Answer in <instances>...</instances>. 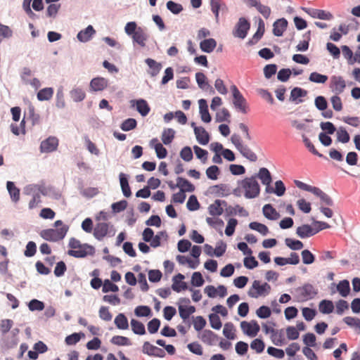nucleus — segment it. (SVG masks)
Returning a JSON list of instances; mask_svg holds the SVG:
<instances>
[{
	"label": "nucleus",
	"instance_id": "nucleus-5",
	"mask_svg": "<svg viewBox=\"0 0 360 360\" xmlns=\"http://www.w3.org/2000/svg\"><path fill=\"white\" fill-rule=\"evenodd\" d=\"M270 290L271 286L267 283L261 284L259 281L256 280L253 281L248 294L250 297L257 298L259 296H266Z\"/></svg>",
	"mask_w": 360,
	"mask_h": 360
},
{
	"label": "nucleus",
	"instance_id": "nucleus-39",
	"mask_svg": "<svg viewBox=\"0 0 360 360\" xmlns=\"http://www.w3.org/2000/svg\"><path fill=\"white\" fill-rule=\"evenodd\" d=\"M6 186L11 199L14 202H18L20 199V190L15 186L14 183L12 181H8L6 184Z\"/></svg>",
	"mask_w": 360,
	"mask_h": 360
},
{
	"label": "nucleus",
	"instance_id": "nucleus-10",
	"mask_svg": "<svg viewBox=\"0 0 360 360\" xmlns=\"http://www.w3.org/2000/svg\"><path fill=\"white\" fill-rule=\"evenodd\" d=\"M346 87V82L341 76H333L330 79V88L335 94H342Z\"/></svg>",
	"mask_w": 360,
	"mask_h": 360
},
{
	"label": "nucleus",
	"instance_id": "nucleus-34",
	"mask_svg": "<svg viewBox=\"0 0 360 360\" xmlns=\"http://www.w3.org/2000/svg\"><path fill=\"white\" fill-rule=\"evenodd\" d=\"M136 103V108L137 111L143 116H146L150 110V108L148 104L147 101L144 99H139L134 101Z\"/></svg>",
	"mask_w": 360,
	"mask_h": 360
},
{
	"label": "nucleus",
	"instance_id": "nucleus-60",
	"mask_svg": "<svg viewBox=\"0 0 360 360\" xmlns=\"http://www.w3.org/2000/svg\"><path fill=\"white\" fill-rule=\"evenodd\" d=\"M147 326L148 332L151 334H154L158 332L160 326V321L155 318L148 323Z\"/></svg>",
	"mask_w": 360,
	"mask_h": 360
},
{
	"label": "nucleus",
	"instance_id": "nucleus-6",
	"mask_svg": "<svg viewBox=\"0 0 360 360\" xmlns=\"http://www.w3.org/2000/svg\"><path fill=\"white\" fill-rule=\"evenodd\" d=\"M112 231L113 232L112 236H113L115 234V231L113 230L112 225H110V223H107L105 221L98 222L94 228L93 234L97 240H101L106 236L110 234Z\"/></svg>",
	"mask_w": 360,
	"mask_h": 360
},
{
	"label": "nucleus",
	"instance_id": "nucleus-57",
	"mask_svg": "<svg viewBox=\"0 0 360 360\" xmlns=\"http://www.w3.org/2000/svg\"><path fill=\"white\" fill-rule=\"evenodd\" d=\"M230 117H231V115L229 113V111L226 108H223L217 112L216 120L217 122H225V121L229 122Z\"/></svg>",
	"mask_w": 360,
	"mask_h": 360
},
{
	"label": "nucleus",
	"instance_id": "nucleus-50",
	"mask_svg": "<svg viewBox=\"0 0 360 360\" xmlns=\"http://www.w3.org/2000/svg\"><path fill=\"white\" fill-rule=\"evenodd\" d=\"M70 97L75 102H79L84 99L86 96L85 92L80 88H75L72 89L70 93Z\"/></svg>",
	"mask_w": 360,
	"mask_h": 360
},
{
	"label": "nucleus",
	"instance_id": "nucleus-56",
	"mask_svg": "<svg viewBox=\"0 0 360 360\" xmlns=\"http://www.w3.org/2000/svg\"><path fill=\"white\" fill-rule=\"evenodd\" d=\"M193 150L196 157L201 160L202 163H205L207 160V151L205 149L201 148L198 146H193Z\"/></svg>",
	"mask_w": 360,
	"mask_h": 360
},
{
	"label": "nucleus",
	"instance_id": "nucleus-1",
	"mask_svg": "<svg viewBox=\"0 0 360 360\" xmlns=\"http://www.w3.org/2000/svg\"><path fill=\"white\" fill-rule=\"evenodd\" d=\"M54 226L58 229H48L41 231L40 236L46 240L57 242L63 240L66 236L69 226L64 225L61 220H57L54 223Z\"/></svg>",
	"mask_w": 360,
	"mask_h": 360
},
{
	"label": "nucleus",
	"instance_id": "nucleus-9",
	"mask_svg": "<svg viewBox=\"0 0 360 360\" xmlns=\"http://www.w3.org/2000/svg\"><path fill=\"white\" fill-rule=\"evenodd\" d=\"M240 327L243 333L250 337H255L260 330V327L256 321L247 322L243 321L240 323Z\"/></svg>",
	"mask_w": 360,
	"mask_h": 360
},
{
	"label": "nucleus",
	"instance_id": "nucleus-15",
	"mask_svg": "<svg viewBox=\"0 0 360 360\" xmlns=\"http://www.w3.org/2000/svg\"><path fill=\"white\" fill-rule=\"evenodd\" d=\"M133 41L137 43L140 46L145 47L148 39V34L145 29L139 27L137 32L131 37Z\"/></svg>",
	"mask_w": 360,
	"mask_h": 360
},
{
	"label": "nucleus",
	"instance_id": "nucleus-31",
	"mask_svg": "<svg viewBox=\"0 0 360 360\" xmlns=\"http://www.w3.org/2000/svg\"><path fill=\"white\" fill-rule=\"evenodd\" d=\"M257 177L261 180L264 185L266 186V187L269 186L272 181L271 174L269 171L265 167L259 169V173L257 174Z\"/></svg>",
	"mask_w": 360,
	"mask_h": 360
},
{
	"label": "nucleus",
	"instance_id": "nucleus-40",
	"mask_svg": "<svg viewBox=\"0 0 360 360\" xmlns=\"http://www.w3.org/2000/svg\"><path fill=\"white\" fill-rule=\"evenodd\" d=\"M146 63L151 69V72H150V74L153 77L156 76L160 72L162 68L161 64L156 62L155 60L152 58H147L146 60Z\"/></svg>",
	"mask_w": 360,
	"mask_h": 360
},
{
	"label": "nucleus",
	"instance_id": "nucleus-43",
	"mask_svg": "<svg viewBox=\"0 0 360 360\" xmlns=\"http://www.w3.org/2000/svg\"><path fill=\"white\" fill-rule=\"evenodd\" d=\"M319 309L322 314H330L333 312L334 305L332 301L324 300L319 303Z\"/></svg>",
	"mask_w": 360,
	"mask_h": 360
},
{
	"label": "nucleus",
	"instance_id": "nucleus-42",
	"mask_svg": "<svg viewBox=\"0 0 360 360\" xmlns=\"http://www.w3.org/2000/svg\"><path fill=\"white\" fill-rule=\"evenodd\" d=\"M337 290L342 297H347L350 292L349 283L347 280H342L337 285Z\"/></svg>",
	"mask_w": 360,
	"mask_h": 360
},
{
	"label": "nucleus",
	"instance_id": "nucleus-23",
	"mask_svg": "<svg viewBox=\"0 0 360 360\" xmlns=\"http://www.w3.org/2000/svg\"><path fill=\"white\" fill-rule=\"evenodd\" d=\"M96 33L95 30L91 25H89L86 29L81 30L77 34V39L82 42H86L89 41L92 36Z\"/></svg>",
	"mask_w": 360,
	"mask_h": 360
},
{
	"label": "nucleus",
	"instance_id": "nucleus-11",
	"mask_svg": "<svg viewBox=\"0 0 360 360\" xmlns=\"http://www.w3.org/2000/svg\"><path fill=\"white\" fill-rule=\"evenodd\" d=\"M94 248L86 243L83 244L82 248L75 250H69L68 254L76 258H84L88 255H92Z\"/></svg>",
	"mask_w": 360,
	"mask_h": 360
},
{
	"label": "nucleus",
	"instance_id": "nucleus-36",
	"mask_svg": "<svg viewBox=\"0 0 360 360\" xmlns=\"http://www.w3.org/2000/svg\"><path fill=\"white\" fill-rule=\"evenodd\" d=\"M131 328L132 331L139 335H143L146 334L145 326L143 323L141 321L132 319L130 321Z\"/></svg>",
	"mask_w": 360,
	"mask_h": 360
},
{
	"label": "nucleus",
	"instance_id": "nucleus-32",
	"mask_svg": "<svg viewBox=\"0 0 360 360\" xmlns=\"http://www.w3.org/2000/svg\"><path fill=\"white\" fill-rule=\"evenodd\" d=\"M115 325L120 330H127L129 328V322L127 316L120 313L116 316L114 320Z\"/></svg>",
	"mask_w": 360,
	"mask_h": 360
},
{
	"label": "nucleus",
	"instance_id": "nucleus-27",
	"mask_svg": "<svg viewBox=\"0 0 360 360\" xmlns=\"http://www.w3.org/2000/svg\"><path fill=\"white\" fill-rule=\"evenodd\" d=\"M176 186L184 193L193 192L195 190V186L187 179L182 177H178L176 179Z\"/></svg>",
	"mask_w": 360,
	"mask_h": 360
},
{
	"label": "nucleus",
	"instance_id": "nucleus-20",
	"mask_svg": "<svg viewBox=\"0 0 360 360\" xmlns=\"http://www.w3.org/2000/svg\"><path fill=\"white\" fill-rule=\"evenodd\" d=\"M288 26V21L285 18H281L274 22L273 25V33L275 36L281 37Z\"/></svg>",
	"mask_w": 360,
	"mask_h": 360
},
{
	"label": "nucleus",
	"instance_id": "nucleus-59",
	"mask_svg": "<svg viewBox=\"0 0 360 360\" xmlns=\"http://www.w3.org/2000/svg\"><path fill=\"white\" fill-rule=\"evenodd\" d=\"M302 262L305 264H311L315 260L314 255L308 250H304L301 253Z\"/></svg>",
	"mask_w": 360,
	"mask_h": 360
},
{
	"label": "nucleus",
	"instance_id": "nucleus-24",
	"mask_svg": "<svg viewBox=\"0 0 360 360\" xmlns=\"http://www.w3.org/2000/svg\"><path fill=\"white\" fill-rule=\"evenodd\" d=\"M295 184L299 188L306 191L311 192L318 197H319L321 195V193H323V191L319 188L308 185V184H307L304 182H302L299 180H295Z\"/></svg>",
	"mask_w": 360,
	"mask_h": 360
},
{
	"label": "nucleus",
	"instance_id": "nucleus-41",
	"mask_svg": "<svg viewBox=\"0 0 360 360\" xmlns=\"http://www.w3.org/2000/svg\"><path fill=\"white\" fill-rule=\"evenodd\" d=\"M211 10L214 14L216 21H219V12L220 9L226 8V6L221 4V0H211L210 1Z\"/></svg>",
	"mask_w": 360,
	"mask_h": 360
},
{
	"label": "nucleus",
	"instance_id": "nucleus-46",
	"mask_svg": "<svg viewBox=\"0 0 360 360\" xmlns=\"http://www.w3.org/2000/svg\"><path fill=\"white\" fill-rule=\"evenodd\" d=\"M112 344L117 346H129L131 345V340L124 336L115 335L110 340Z\"/></svg>",
	"mask_w": 360,
	"mask_h": 360
},
{
	"label": "nucleus",
	"instance_id": "nucleus-38",
	"mask_svg": "<svg viewBox=\"0 0 360 360\" xmlns=\"http://www.w3.org/2000/svg\"><path fill=\"white\" fill-rule=\"evenodd\" d=\"M53 95V89L51 87H46L41 89L37 93V99L40 101H49Z\"/></svg>",
	"mask_w": 360,
	"mask_h": 360
},
{
	"label": "nucleus",
	"instance_id": "nucleus-37",
	"mask_svg": "<svg viewBox=\"0 0 360 360\" xmlns=\"http://www.w3.org/2000/svg\"><path fill=\"white\" fill-rule=\"evenodd\" d=\"M266 191L269 193H274L278 196H282L285 192V186L282 181L278 180L275 182V188L266 187Z\"/></svg>",
	"mask_w": 360,
	"mask_h": 360
},
{
	"label": "nucleus",
	"instance_id": "nucleus-26",
	"mask_svg": "<svg viewBox=\"0 0 360 360\" xmlns=\"http://www.w3.org/2000/svg\"><path fill=\"white\" fill-rule=\"evenodd\" d=\"M307 94V91L306 90L300 87H295L290 92V100L296 103H300L302 102V100L299 98L306 96Z\"/></svg>",
	"mask_w": 360,
	"mask_h": 360
},
{
	"label": "nucleus",
	"instance_id": "nucleus-45",
	"mask_svg": "<svg viewBox=\"0 0 360 360\" xmlns=\"http://www.w3.org/2000/svg\"><path fill=\"white\" fill-rule=\"evenodd\" d=\"M212 193L218 196H224L229 194V188L225 184L215 185L210 188Z\"/></svg>",
	"mask_w": 360,
	"mask_h": 360
},
{
	"label": "nucleus",
	"instance_id": "nucleus-12",
	"mask_svg": "<svg viewBox=\"0 0 360 360\" xmlns=\"http://www.w3.org/2000/svg\"><path fill=\"white\" fill-rule=\"evenodd\" d=\"M58 146V139L55 136H49L41 141L40 150L41 153H51L56 150Z\"/></svg>",
	"mask_w": 360,
	"mask_h": 360
},
{
	"label": "nucleus",
	"instance_id": "nucleus-55",
	"mask_svg": "<svg viewBox=\"0 0 360 360\" xmlns=\"http://www.w3.org/2000/svg\"><path fill=\"white\" fill-rule=\"evenodd\" d=\"M186 207L190 211H195L200 208V203L195 195H192L189 197Z\"/></svg>",
	"mask_w": 360,
	"mask_h": 360
},
{
	"label": "nucleus",
	"instance_id": "nucleus-49",
	"mask_svg": "<svg viewBox=\"0 0 360 360\" xmlns=\"http://www.w3.org/2000/svg\"><path fill=\"white\" fill-rule=\"evenodd\" d=\"M249 227L252 230L258 231L263 236H266L269 233L268 227L266 225L259 222H251L249 224Z\"/></svg>",
	"mask_w": 360,
	"mask_h": 360
},
{
	"label": "nucleus",
	"instance_id": "nucleus-54",
	"mask_svg": "<svg viewBox=\"0 0 360 360\" xmlns=\"http://www.w3.org/2000/svg\"><path fill=\"white\" fill-rule=\"evenodd\" d=\"M209 321L212 328L219 330L221 328L222 323L219 316L217 314H211L209 316Z\"/></svg>",
	"mask_w": 360,
	"mask_h": 360
},
{
	"label": "nucleus",
	"instance_id": "nucleus-35",
	"mask_svg": "<svg viewBox=\"0 0 360 360\" xmlns=\"http://www.w3.org/2000/svg\"><path fill=\"white\" fill-rule=\"evenodd\" d=\"M262 210L264 217L269 219L276 220L280 217V214L270 204L265 205Z\"/></svg>",
	"mask_w": 360,
	"mask_h": 360
},
{
	"label": "nucleus",
	"instance_id": "nucleus-48",
	"mask_svg": "<svg viewBox=\"0 0 360 360\" xmlns=\"http://www.w3.org/2000/svg\"><path fill=\"white\" fill-rule=\"evenodd\" d=\"M175 131L172 129H166L162 134V141L165 145L171 143L174 138Z\"/></svg>",
	"mask_w": 360,
	"mask_h": 360
},
{
	"label": "nucleus",
	"instance_id": "nucleus-18",
	"mask_svg": "<svg viewBox=\"0 0 360 360\" xmlns=\"http://www.w3.org/2000/svg\"><path fill=\"white\" fill-rule=\"evenodd\" d=\"M202 342L208 345H214L217 340V336L210 330H205L198 335Z\"/></svg>",
	"mask_w": 360,
	"mask_h": 360
},
{
	"label": "nucleus",
	"instance_id": "nucleus-44",
	"mask_svg": "<svg viewBox=\"0 0 360 360\" xmlns=\"http://www.w3.org/2000/svg\"><path fill=\"white\" fill-rule=\"evenodd\" d=\"M264 32V25L263 21L261 20L259 23V27L255 32V34L253 35L251 39L248 41V44L250 45L256 44L263 36Z\"/></svg>",
	"mask_w": 360,
	"mask_h": 360
},
{
	"label": "nucleus",
	"instance_id": "nucleus-14",
	"mask_svg": "<svg viewBox=\"0 0 360 360\" xmlns=\"http://www.w3.org/2000/svg\"><path fill=\"white\" fill-rule=\"evenodd\" d=\"M143 352L149 356H154L158 357H164L165 352L163 349L158 348L148 342H145L143 345Z\"/></svg>",
	"mask_w": 360,
	"mask_h": 360
},
{
	"label": "nucleus",
	"instance_id": "nucleus-28",
	"mask_svg": "<svg viewBox=\"0 0 360 360\" xmlns=\"http://www.w3.org/2000/svg\"><path fill=\"white\" fill-rule=\"evenodd\" d=\"M150 145H153L157 157L158 158L163 159L166 158L167 155V149L162 146V143H158V140L157 139H153L150 141Z\"/></svg>",
	"mask_w": 360,
	"mask_h": 360
},
{
	"label": "nucleus",
	"instance_id": "nucleus-13",
	"mask_svg": "<svg viewBox=\"0 0 360 360\" xmlns=\"http://www.w3.org/2000/svg\"><path fill=\"white\" fill-rule=\"evenodd\" d=\"M300 296L304 300L312 299L317 294L316 290L311 284H304L297 290Z\"/></svg>",
	"mask_w": 360,
	"mask_h": 360
},
{
	"label": "nucleus",
	"instance_id": "nucleus-47",
	"mask_svg": "<svg viewBox=\"0 0 360 360\" xmlns=\"http://www.w3.org/2000/svg\"><path fill=\"white\" fill-rule=\"evenodd\" d=\"M223 334L227 339L234 340L236 338L235 328L232 323L229 322L224 324Z\"/></svg>",
	"mask_w": 360,
	"mask_h": 360
},
{
	"label": "nucleus",
	"instance_id": "nucleus-33",
	"mask_svg": "<svg viewBox=\"0 0 360 360\" xmlns=\"http://www.w3.org/2000/svg\"><path fill=\"white\" fill-rule=\"evenodd\" d=\"M309 15L314 18H319L321 20H330L333 19V16L332 13L328 11H326L324 10L320 9H314L310 13Z\"/></svg>",
	"mask_w": 360,
	"mask_h": 360
},
{
	"label": "nucleus",
	"instance_id": "nucleus-8",
	"mask_svg": "<svg viewBox=\"0 0 360 360\" xmlns=\"http://www.w3.org/2000/svg\"><path fill=\"white\" fill-rule=\"evenodd\" d=\"M191 301L188 298H181L180 304L179 305V316L183 320H186L189 316L195 311L194 306L189 305Z\"/></svg>",
	"mask_w": 360,
	"mask_h": 360
},
{
	"label": "nucleus",
	"instance_id": "nucleus-52",
	"mask_svg": "<svg viewBox=\"0 0 360 360\" xmlns=\"http://www.w3.org/2000/svg\"><path fill=\"white\" fill-rule=\"evenodd\" d=\"M309 79L314 83L324 84L328 80V76L313 72L310 74Z\"/></svg>",
	"mask_w": 360,
	"mask_h": 360
},
{
	"label": "nucleus",
	"instance_id": "nucleus-62",
	"mask_svg": "<svg viewBox=\"0 0 360 360\" xmlns=\"http://www.w3.org/2000/svg\"><path fill=\"white\" fill-rule=\"evenodd\" d=\"M204 279L202 274L198 272H194L191 277V283L193 285L196 287H200L204 284Z\"/></svg>",
	"mask_w": 360,
	"mask_h": 360
},
{
	"label": "nucleus",
	"instance_id": "nucleus-4",
	"mask_svg": "<svg viewBox=\"0 0 360 360\" xmlns=\"http://www.w3.org/2000/svg\"><path fill=\"white\" fill-rule=\"evenodd\" d=\"M231 91L233 95V104L236 109L243 114L248 113L249 110L248 102L238 87L236 85H232Z\"/></svg>",
	"mask_w": 360,
	"mask_h": 360
},
{
	"label": "nucleus",
	"instance_id": "nucleus-16",
	"mask_svg": "<svg viewBox=\"0 0 360 360\" xmlns=\"http://www.w3.org/2000/svg\"><path fill=\"white\" fill-rule=\"evenodd\" d=\"M317 233V231L314 227L309 224H303L298 226L296 230V234L301 238L311 237Z\"/></svg>",
	"mask_w": 360,
	"mask_h": 360
},
{
	"label": "nucleus",
	"instance_id": "nucleus-53",
	"mask_svg": "<svg viewBox=\"0 0 360 360\" xmlns=\"http://www.w3.org/2000/svg\"><path fill=\"white\" fill-rule=\"evenodd\" d=\"M137 122L136 120L134 118H128L125 120L121 124V129L124 131H130L136 127Z\"/></svg>",
	"mask_w": 360,
	"mask_h": 360
},
{
	"label": "nucleus",
	"instance_id": "nucleus-63",
	"mask_svg": "<svg viewBox=\"0 0 360 360\" xmlns=\"http://www.w3.org/2000/svg\"><path fill=\"white\" fill-rule=\"evenodd\" d=\"M13 325V321L11 319H3L0 322V331L2 334L7 333Z\"/></svg>",
	"mask_w": 360,
	"mask_h": 360
},
{
	"label": "nucleus",
	"instance_id": "nucleus-64",
	"mask_svg": "<svg viewBox=\"0 0 360 360\" xmlns=\"http://www.w3.org/2000/svg\"><path fill=\"white\" fill-rule=\"evenodd\" d=\"M193 156L192 150L189 146H185L180 152V157L186 162H190Z\"/></svg>",
	"mask_w": 360,
	"mask_h": 360
},
{
	"label": "nucleus",
	"instance_id": "nucleus-2",
	"mask_svg": "<svg viewBox=\"0 0 360 360\" xmlns=\"http://www.w3.org/2000/svg\"><path fill=\"white\" fill-rule=\"evenodd\" d=\"M240 187L244 191L246 198H254L259 195L260 192L259 185L256 176L247 177L240 182Z\"/></svg>",
	"mask_w": 360,
	"mask_h": 360
},
{
	"label": "nucleus",
	"instance_id": "nucleus-7",
	"mask_svg": "<svg viewBox=\"0 0 360 360\" xmlns=\"http://www.w3.org/2000/svg\"><path fill=\"white\" fill-rule=\"evenodd\" d=\"M250 28V22L245 18H240L233 30V35L235 37L245 39Z\"/></svg>",
	"mask_w": 360,
	"mask_h": 360
},
{
	"label": "nucleus",
	"instance_id": "nucleus-51",
	"mask_svg": "<svg viewBox=\"0 0 360 360\" xmlns=\"http://www.w3.org/2000/svg\"><path fill=\"white\" fill-rule=\"evenodd\" d=\"M285 243L289 248L293 250H301L304 246L302 242L300 240L292 239L290 238H285Z\"/></svg>",
	"mask_w": 360,
	"mask_h": 360
},
{
	"label": "nucleus",
	"instance_id": "nucleus-22",
	"mask_svg": "<svg viewBox=\"0 0 360 360\" xmlns=\"http://www.w3.org/2000/svg\"><path fill=\"white\" fill-rule=\"evenodd\" d=\"M198 103L201 120L205 122H210L211 121V116L208 111L207 101L205 99H200Z\"/></svg>",
	"mask_w": 360,
	"mask_h": 360
},
{
	"label": "nucleus",
	"instance_id": "nucleus-30",
	"mask_svg": "<svg viewBox=\"0 0 360 360\" xmlns=\"http://www.w3.org/2000/svg\"><path fill=\"white\" fill-rule=\"evenodd\" d=\"M119 177H120V186H121L123 195L127 198L130 197L131 195V189H130V187L129 185L127 175L124 173H120L119 175Z\"/></svg>",
	"mask_w": 360,
	"mask_h": 360
},
{
	"label": "nucleus",
	"instance_id": "nucleus-17",
	"mask_svg": "<svg viewBox=\"0 0 360 360\" xmlns=\"http://www.w3.org/2000/svg\"><path fill=\"white\" fill-rule=\"evenodd\" d=\"M194 133L198 142L201 145H207L210 141V135L202 127H195Z\"/></svg>",
	"mask_w": 360,
	"mask_h": 360
},
{
	"label": "nucleus",
	"instance_id": "nucleus-29",
	"mask_svg": "<svg viewBox=\"0 0 360 360\" xmlns=\"http://www.w3.org/2000/svg\"><path fill=\"white\" fill-rule=\"evenodd\" d=\"M217 46V41L214 39L210 38L202 40L200 43V49L206 53H211Z\"/></svg>",
	"mask_w": 360,
	"mask_h": 360
},
{
	"label": "nucleus",
	"instance_id": "nucleus-3",
	"mask_svg": "<svg viewBox=\"0 0 360 360\" xmlns=\"http://www.w3.org/2000/svg\"><path fill=\"white\" fill-rule=\"evenodd\" d=\"M231 141L243 157L251 162H256L257 160V155L248 146L243 143L242 139L238 134H233L231 137Z\"/></svg>",
	"mask_w": 360,
	"mask_h": 360
},
{
	"label": "nucleus",
	"instance_id": "nucleus-19",
	"mask_svg": "<svg viewBox=\"0 0 360 360\" xmlns=\"http://www.w3.org/2000/svg\"><path fill=\"white\" fill-rule=\"evenodd\" d=\"M184 278V276L181 274H178L173 278V284L172 285L173 290L179 292L181 290L187 289L186 283L183 281Z\"/></svg>",
	"mask_w": 360,
	"mask_h": 360
},
{
	"label": "nucleus",
	"instance_id": "nucleus-58",
	"mask_svg": "<svg viewBox=\"0 0 360 360\" xmlns=\"http://www.w3.org/2000/svg\"><path fill=\"white\" fill-rule=\"evenodd\" d=\"M250 347L257 353H261L264 351L265 345L261 339L257 338L251 342Z\"/></svg>",
	"mask_w": 360,
	"mask_h": 360
},
{
	"label": "nucleus",
	"instance_id": "nucleus-25",
	"mask_svg": "<svg viewBox=\"0 0 360 360\" xmlns=\"http://www.w3.org/2000/svg\"><path fill=\"white\" fill-rule=\"evenodd\" d=\"M108 86V82L102 77L94 78L90 82V87L93 91H102Z\"/></svg>",
	"mask_w": 360,
	"mask_h": 360
},
{
	"label": "nucleus",
	"instance_id": "nucleus-61",
	"mask_svg": "<svg viewBox=\"0 0 360 360\" xmlns=\"http://www.w3.org/2000/svg\"><path fill=\"white\" fill-rule=\"evenodd\" d=\"M206 174L210 179L216 180L219 174V169L216 165L210 166L207 169Z\"/></svg>",
	"mask_w": 360,
	"mask_h": 360
},
{
	"label": "nucleus",
	"instance_id": "nucleus-21",
	"mask_svg": "<svg viewBox=\"0 0 360 360\" xmlns=\"http://www.w3.org/2000/svg\"><path fill=\"white\" fill-rule=\"evenodd\" d=\"M222 205H226L224 200H216L212 204L208 207V211L212 216H219L223 213Z\"/></svg>",
	"mask_w": 360,
	"mask_h": 360
}]
</instances>
